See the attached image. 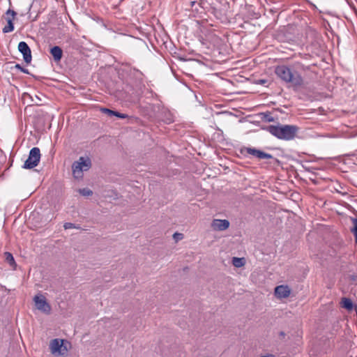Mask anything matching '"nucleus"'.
Listing matches in <instances>:
<instances>
[{
  "label": "nucleus",
  "instance_id": "nucleus-13",
  "mask_svg": "<svg viewBox=\"0 0 357 357\" xmlns=\"http://www.w3.org/2000/svg\"><path fill=\"white\" fill-rule=\"evenodd\" d=\"M245 264V259L243 257H233L232 258V264L236 268H241Z\"/></svg>",
  "mask_w": 357,
  "mask_h": 357
},
{
  "label": "nucleus",
  "instance_id": "nucleus-29",
  "mask_svg": "<svg viewBox=\"0 0 357 357\" xmlns=\"http://www.w3.org/2000/svg\"><path fill=\"white\" fill-rule=\"evenodd\" d=\"M280 335H284V333L283 332H281V333H280Z\"/></svg>",
  "mask_w": 357,
  "mask_h": 357
},
{
  "label": "nucleus",
  "instance_id": "nucleus-23",
  "mask_svg": "<svg viewBox=\"0 0 357 357\" xmlns=\"http://www.w3.org/2000/svg\"><path fill=\"white\" fill-rule=\"evenodd\" d=\"M114 116H117L120 119H126L128 117V115L126 114L120 113L119 112L115 111Z\"/></svg>",
  "mask_w": 357,
  "mask_h": 357
},
{
  "label": "nucleus",
  "instance_id": "nucleus-6",
  "mask_svg": "<svg viewBox=\"0 0 357 357\" xmlns=\"http://www.w3.org/2000/svg\"><path fill=\"white\" fill-rule=\"evenodd\" d=\"M50 349L52 354L64 355L68 349L63 345V340L54 339L50 343Z\"/></svg>",
  "mask_w": 357,
  "mask_h": 357
},
{
  "label": "nucleus",
  "instance_id": "nucleus-9",
  "mask_svg": "<svg viewBox=\"0 0 357 357\" xmlns=\"http://www.w3.org/2000/svg\"><path fill=\"white\" fill-rule=\"evenodd\" d=\"M291 289L287 285H279L275 288V296L280 299L286 298L290 296Z\"/></svg>",
  "mask_w": 357,
  "mask_h": 357
},
{
  "label": "nucleus",
  "instance_id": "nucleus-11",
  "mask_svg": "<svg viewBox=\"0 0 357 357\" xmlns=\"http://www.w3.org/2000/svg\"><path fill=\"white\" fill-rule=\"evenodd\" d=\"M50 54L55 61H59L63 56V51L59 46H54L50 49Z\"/></svg>",
  "mask_w": 357,
  "mask_h": 357
},
{
  "label": "nucleus",
  "instance_id": "nucleus-7",
  "mask_svg": "<svg viewBox=\"0 0 357 357\" xmlns=\"http://www.w3.org/2000/svg\"><path fill=\"white\" fill-rule=\"evenodd\" d=\"M241 152L243 154L251 155L258 159H271L273 158L272 155L255 148L244 147L241 149Z\"/></svg>",
  "mask_w": 357,
  "mask_h": 357
},
{
  "label": "nucleus",
  "instance_id": "nucleus-10",
  "mask_svg": "<svg viewBox=\"0 0 357 357\" xmlns=\"http://www.w3.org/2000/svg\"><path fill=\"white\" fill-rule=\"evenodd\" d=\"M229 227V222L227 220L215 219L211 223V227L215 231H224Z\"/></svg>",
  "mask_w": 357,
  "mask_h": 357
},
{
  "label": "nucleus",
  "instance_id": "nucleus-18",
  "mask_svg": "<svg viewBox=\"0 0 357 357\" xmlns=\"http://www.w3.org/2000/svg\"><path fill=\"white\" fill-rule=\"evenodd\" d=\"M79 192L80 195L85 196V197L91 196L93 194L92 190H91L90 189H89L87 188L79 189Z\"/></svg>",
  "mask_w": 357,
  "mask_h": 357
},
{
  "label": "nucleus",
  "instance_id": "nucleus-21",
  "mask_svg": "<svg viewBox=\"0 0 357 357\" xmlns=\"http://www.w3.org/2000/svg\"><path fill=\"white\" fill-rule=\"evenodd\" d=\"M15 68L18 69V70H20L21 72H22V73H24L25 74H29V73L28 69L22 67L18 63L15 65Z\"/></svg>",
  "mask_w": 357,
  "mask_h": 357
},
{
  "label": "nucleus",
  "instance_id": "nucleus-14",
  "mask_svg": "<svg viewBox=\"0 0 357 357\" xmlns=\"http://www.w3.org/2000/svg\"><path fill=\"white\" fill-rule=\"evenodd\" d=\"M353 227L351 228V231L355 237V241L357 243V218H351Z\"/></svg>",
  "mask_w": 357,
  "mask_h": 357
},
{
  "label": "nucleus",
  "instance_id": "nucleus-12",
  "mask_svg": "<svg viewBox=\"0 0 357 357\" xmlns=\"http://www.w3.org/2000/svg\"><path fill=\"white\" fill-rule=\"evenodd\" d=\"M340 305L342 307L345 308L346 310L351 311L354 308V304L351 300L349 298L343 297L340 301Z\"/></svg>",
  "mask_w": 357,
  "mask_h": 357
},
{
  "label": "nucleus",
  "instance_id": "nucleus-26",
  "mask_svg": "<svg viewBox=\"0 0 357 357\" xmlns=\"http://www.w3.org/2000/svg\"><path fill=\"white\" fill-rule=\"evenodd\" d=\"M266 82V80H265V79H260L259 80V83H261V84H265Z\"/></svg>",
  "mask_w": 357,
  "mask_h": 357
},
{
  "label": "nucleus",
  "instance_id": "nucleus-30",
  "mask_svg": "<svg viewBox=\"0 0 357 357\" xmlns=\"http://www.w3.org/2000/svg\"><path fill=\"white\" fill-rule=\"evenodd\" d=\"M273 121V119H268V121Z\"/></svg>",
  "mask_w": 357,
  "mask_h": 357
},
{
  "label": "nucleus",
  "instance_id": "nucleus-15",
  "mask_svg": "<svg viewBox=\"0 0 357 357\" xmlns=\"http://www.w3.org/2000/svg\"><path fill=\"white\" fill-rule=\"evenodd\" d=\"M7 25L3 28V32L4 33L12 32L14 30V24L13 21H11L10 19H8Z\"/></svg>",
  "mask_w": 357,
  "mask_h": 357
},
{
  "label": "nucleus",
  "instance_id": "nucleus-22",
  "mask_svg": "<svg viewBox=\"0 0 357 357\" xmlns=\"http://www.w3.org/2000/svg\"><path fill=\"white\" fill-rule=\"evenodd\" d=\"M173 237L176 241H178L183 239V235L181 233L176 232L174 234Z\"/></svg>",
  "mask_w": 357,
  "mask_h": 357
},
{
  "label": "nucleus",
  "instance_id": "nucleus-28",
  "mask_svg": "<svg viewBox=\"0 0 357 357\" xmlns=\"http://www.w3.org/2000/svg\"><path fill=\"white\" fill-rule=\"evenodd\" d=\"M261 357H275L273 355H270V356H261Z\"/></svg>",
  "mask_w": 357,
  "mask_h": 357
},
{
  "label": "nucleus",
  "instance_id": "nucleus-17",
  "mask_svg": "<svg viewBox=\"0 0 357 357\" xmlns=\"http://www.w3.org/2000/svg\"><path fill=\"white\" fill-rule=\"evenodd\" d=\"M63 228L65 229H80L81 227L79 225H75L72 222H65L63 225Z\"/></svg>",
  "mask_w": 357,
  "mask_h": 357
},
{
  "label": "nucleus",
  "instance_id": "nucleus-16",
  "mask_svg": "<svg viewBox=\"0 0 357 357\" xmlns=\"http://www.w3.org/2000/svg\"><path fill=\"white\" fill-rule=\"evenodd\" d=\"M17 15V13L12 10V9H8L7 10V11L6 12V20H7L8 19H10L11 21H13L15 20V17Z\"/></svg>",
  "mask_w": 357,
  "mask_h": 357
},
{
  "label": "nucleus",
  "instance_id": "nucleus-24",
  "mask_svg": "<svg viewBox=\"0 0 357 357\" xmlns=\"http://www.w3.org/2000/svg\"><path fill=\"white\" fill-rule=\"evenodd\" d=\"M213 39H214V41L217 43H218V42L220 40V39L215 36H213Z\"/></svg>",
  "mask_w": 357,
  "mask_h": 357
},
{
  "label": "nucleus",
  "instance_id": "nucleus-20",
  "mask_svg": "<svg viewBox=\"0 0 357 357\" xmlns=\"http://www.w3.org/2000/svg\"><path fill=\"white\" fill-rule=\"evenodd\" d=\"M102 112L106 114H107L108 116H114V112L115 111H113V110H111L109 109H107V108H102Z\"/></svg>",
  "mask_w": 357,
  "mask_h": 357
},
{
  "label": "nucleus",
  "instance_id": "nucleus-1",
  "mask_svg": "<svg viewBox=\"0 0 357 357\" xmlns=\"http://www.w3.org/2000/svg\"><path fill=\"white\" fill-rule=\"evenodd\" d=\"M267 131L278 139L289 141L296 136L299 128L295 125H271L267 127Z\"/></svg>",
  "mask_w": 357,
  "mask_h": 357
},
{
  "label": "nucleus",
  "instance_id": "nucleus-2",
  "mask_svg": "<svg viewBox=\"0 0 357 357\" xmlns=\"http://www.w3.org/2000/svg\"><path fill=\"white\" fill-rule=\"evenodd\" d=\"M275 73L282 81L287 83H291L294 86H299L303 84V79L301 75L296 71H292L287 66L281 65L277 66Z\"/></svg>",
  "mask_w": 357,
  "mask_h": 357
},
{
  "label": "nucleus",
  "instance_id": "nucleus-5",
  "mask_svg": "<svg viewBox=\"0 0 357 357\" xmlns=\"http://www.w3.org/2000/svg\"><path fill=\"white\" fill-rule=\"evenodd\" d=\"M33 301L36 308L40 312L50 314L51 312V306L47 302L45 297L43 294H38L33 297Z\"/></svg>",
  "mask_w": 357,
  "mask_h": 357
},
{
  "label": "nucleus",
  "instance_id": "nucleus-27",
  "mask_svg": "<svg viewBox=\"0 0 357 357\" xmlns=\"http://www.w3.org/2000/svg\"><path fill=\"white\" fill-rule=\"evenodd\" d=\"M135 93L136 96H138L139 95V92L138 91H136Z\"/></svg>",
  "mask_w": 357,
  "mask_h": 357
},
{
  "label": "nucleus",
  "instance_id": "nucleus-19",
  "mask_svg": "<svg viewBox=\"0 0 357 357\" xmlns=\"http://www.w3.org/2000/svg\"><path fill=\"white\" fill-rule=\"evenodd\" d=\"M6 260L8 263H9L10 265H13L15 264V259L13 256L10 252H6Z\"/></svg>",
  "mask_w": 357,
  "mask_h": 357
},
{
  "label": "nucleus",
  "instance_id": "nucleus-4",
  "mask_svg": "<svg viewBox=\"0 0 357 357\" xmlns=\"http://www.w3.org/2000/svg\"><path fill=\"white\" fill-rule=\"evenodd\" d=\"M40 151L38 147L32 148L29 154L28 158L25 160L23 168L24 169H33L36 167L40 160Z\"/></svg>",
  "mask_w": 357,
  "mask_h": 357
},
{
  "label": "nucleus",
  "instance_id": "nucleus-3",
  "mask_svg": "<svg viewBox=\"0 0 357 357\" xmlns=\"http://www.w3.org/2000/svg\"><path fill=\"white\" fill-rule=\"evenodd\" d=\"M91 160L89 157H79L72 165L73 177L76 179L83 178V172L88 171L91 167Z\"/></svg>",
  "mask_w": 357,
  "mask_h": 357
},
{
  "label": "nucleus",
  "instance_id": "nucleus-8",
  "mask_svg": "<svg viewBox=\"0 0 357 357\" xmlns=\"http://www.w3.org/2000/svg\"><path fill=\"white\" fill-rule=\"evenodd\" d=\"M18 50L23 55L24 61L26 63H29L31 61V51L27 43L24 41H21L18 44Z\"/></svg>",
  "mask_w": 357,
  "mask_h": 357
},
{
  "label": "nucleus",
  "instance_id": "nucleus-25",
  "mask_svg": "<svg viewBox=\"0 0 357 357\" xmlns=\"http://www.w3.org/2000/svg\"><path fill=\"white\" fill-rule=\"evenodd\" d=\"M195 3H197V1H196V0L191 1V2H190L191 7H193V6H194V5L195 4Z\"/></svg>",
  "mask_w": 357,
  "mask_h": 357
}]
</instances>
